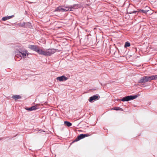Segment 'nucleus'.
<instances>
[{"label": "nucleus", "mask_w": 157, "mask_h": 157, "mask_svg": "<svg viewBox=\"0 0 157 157\" xmlns=\"http://www.w3.org/2000/svg\"><path fill=\"white\" fill-rule=\"evenodd\" d=\"M99 96L98 95H94L89 98V101L90 102H92L95 100H97L99 98Z\"/></svg>", "instance_id": "obj_5"}, {"label": "nucleus", "mask_w": 157, "mask_h": 157, "mask_svg": "<svg viewBox=\"0 0 157 157\" xmlns=\"http://www.w3.org/2000/svg\"><path fill=\"white\" fill-rule=\"evenodd\" d=\"M1 140V139H0V140Z\"/></svg>", "instance_id": "obj_23"}, {"label": "nucleus", "mask_w": 157, "mask_h": 157, "mask_svg": "<svg viewBox=\"0 0 157 157\" xmlns=\"http://www.w3.org/2000/svg\"><path fill=\"white\" fill-rule=\"evenodd\" d=\"M65 12L68 11L69 10H70L71 9L70 7H65Z\"/></svg>", "instance_id": "obj_19"}, {"label": "nucleus", "mask_w": 157, "mask_h": 157, "mask_svg": "<svg viewBox=\"0 0 157 157\" xmlns=\"http://www.w3.org/2000/svg\"><path fill=\"white\" fill-rule=\"evenodd\" d=\"M152 79L153 80H155L157 79V75H152Z\"/></svg>", "instance_id": "obj_17"}, {"label": "nucleus", "mask_w": 157, "mask_h": 157, "mask_svg": "<svg viewBox=\"0 0 157 157\" xmlns=\"http://www.w3.org/2000/svg\"><path fill=\"white\" fill-rule=\"evenodd\" d=\"M12 98L16 100L17 99H21V97L19 95H14L12 97Z\"/></svg>", "instance_id": "obj_12"}, {"label": "nucleus", "mask_w": 157, "mask_h": 157, "mask_svg": "<svg viewBox=\"0 0 157 157\" xmlns=\"http://www.w3.org/2000/svg\"><path fill=\"white\" fill-rule=\"evenodd\" d=\"M56 52L55 49H48L46 51H44L41 49L40 55H44L46 56H50L54 54Z\"/></svg>", "instance_id": "obj_2"}, {"label": "nucleus", "mask_w": 157, "mask_h": 157, "mask_svg": "<svg viewBox=\"0 0 157 157\" xmlns=\"http://www.w3.org/2000/svg\"><path fill=\"white\" fill-rule=\"evenodd\" d=\"M130 46V43L128 42H127L125 43V45H124V47H129Z\"/></svg>", "instance_id": "obj_16"}, {"label": "nucleus", "mask_w": 157, "mask_h": 157, "mask_svg": "<svg viewBox=\"0 0 157 157\" xmlns=\"http://www.w3.org/2000/svg\"><path fill=\"white\" fill-rule=\"evenodd\" d=\"M148 10H140L139 11L141 12L142 13H147V12H148Z\"/></svg>", "instance_id": "obj_18"}, {"label": "nucleus", "mask_w": 157, "mask_h": 157, "mask_svg": "<svg viewBox=\"0 0 157 157\" xmlns=\"http://www.w3.org/2000/svg\"><path fill=\"white\" fill-rule=\"evenodd\" d=\"M18 53L20 54H21V56L20 55L19 57L17 55H18V54L16 55L14 57V59L15 60L17 61H19L22 58H25L27 57L29 54V53L28 52V51L25 49H22L21 48L18 49Z\"/></svg>", "instance_id": "obj_1"}, {"label": "nucleus", "mask_w": 157, "mask_h": 157, "mask_svg": "<svg viewBox=\"0 0 157 157\" xmlns=\"http://www.w3.org/2000/svg\"><path fill=\"white\" fill-rule=\"evenodd\" d=\"M113 109L116 110H121L122 109L119 107H116L114 108Z\"/></svg>", "instance_id": "obj_20"}, {"label": "nucleus", "mask_w": 157, "mask_h": 157, "mask_svg": "<svg viewBox=\"0 0 157 157\" xmlns=\"http://www.w3.org/2000/svg\"><path fill=\"white\" fill-rule=\"evenodd\" d=\"M28 48L31 50L36 52L39 54H40L41 49L39 48L36 46L34 45H29Z\"/></svg>", "instance_id": "obj_4"}, {"label": "nucleus", "mask_w": 157, "mask_h": 157, "mask_svg": "<svg viewBox=\"0 0 157 157\" xmlns=\"http://www.w3.org/2000/svg\"><path fill=\"white\" fill-rule=\"evenodd\" d=\"M14 15L10 16H8L2 18V20L3 21H5L8 19H9L12 17H14Z\"/></svg>", "instance_id": "obj_9"}, {"label": "nucleus", "mask_w": 157, "mask_h": 157, "mask_svg": "<svg viewBox=\"0 0 157 157\" xmlns=\"http://www.w3.org/2000/svg\"><path fill=\"white\" fill-rule=\"evenodd\" d=\"M64 124L65 125L68 127H70L72 125V124L70 122L67 121H64Z\"/></svg>", "instance_id": "obj_13"}, {"label": "nucleus", "mask_w": 157, "mask_h": 157, "mask_svg": "<svg viewBox=\"0 0 157 157\" xmlns=\"http://www.w3.org/2000/svg\"><path fill=\"white\" fill-rule=\"evenodd\" d=\"M138 12V11H134L132 12H129L128 13L130 14H132V13H136L137 12Z\"/></svg>", "instance_id": "obj_21"}, {"label": "nucleus", "mask_w": 157, "mask_h": 157, "mask_svg": "<svg viewBox=\"0 0 157 157\" xmlns=\"http://www.w3.org/2000/svg\"><path fill=\"white\" fill-rule=\"evenodd\" d=\"M147 78V82H150L151 81L153 80L152 75L150 76H146Z\"/></svg>", "instance_id": "obj_15"}, {"label": "nucleus", "mask_w": 157, "mask_h": 157, "mask_svg": "<svg viewBox=\"0 0 157 157\" xmlns=\"http://www.w3.org/2000/svg\"><path fill=\"white\" fill-rule=\"evenodd\" d=\"M139 83H143L147 82V78L146 76H144L141 78L138 81Z\"/></svg>", "instance_id": "obj_7"}, {"label": "nucleus", "mask_w": 157, "mask_h": 157, "mask_svg": "<svg viewBox=\"0 0 157 157\" xmlns=\"http://www.w3.org/2000/svg\"><path fill=\"white\" fill-rule=\"evenodd\" d=\"M62 8L61 6H59L57 7L55 10V11L56 12H61Z\"/></svg>", "instance_id": "obj_14"}, {"label": "nucleus", "mask_w": 157, "mask_h": 157, "mask_svg": "<svg viewBox=\"0 0 157 157\" xmlns=\"http://www.w3.org/2000/svg\"><path fill=\"white\" fill-rule=\"evenodd\" d=\"M61 10H62L61 12H65V8H62Z\"/></svg>", "instance_id": "obj_22"}, {"label": "nucleus", "mask_w": 157, "mask_h": 157, "mask_svg": "<svg viewBox=\"0 0 157 157\" xmlns=\"http://www.w3.org/2000/svg\"><path fill=\"white\" fill-rule=\"evenodd\" d=\"M37 108L35 106H33L30 108H26V110L29 111H31L33 110H35Z\"/></svg>", "instance_id": "obj_10"}, {"label": "nucleus", "mask_w": 157, "mask_h": 157, "mask_svg": "<svg viewBox=\"0 0 157 157\" xmlns=\"http://www.w3.org/2000/svg\"><path fill=\"white\" fill-rule=\"evenodd\" d=\"M56 79L57 80H59L60 81H66L67 79L68 78L64 76L63 75L61 76L57 77Z\"/></svg>", "instance_id": "obj_8"}, {"label": "nucleus", "mask_w": 157, "mask_h": 157, "mask_svg": "<svg viewBox=\"0 0 157 157\" xmlns=\"http://www.w3.org/2000/svg\"><path fill=\"white\" fill-rule=\"evenodd\" d=\"M71 9L70 11H73L74 9H77L78 8V5L76 4L74 5L73 6H70Z\"/></svg>", "instance_id": "obj_11"}, {"label": "nucleus", "mask_w": 157, "mask_h": 157, "mask_svg": "<svg viewBox=\"0 0 157 157\" xmlns=\"http://www.w3.org/2000/svg\"><path fill=\"white\" fill-rule=\"evenodd\" d=\"M88 136L87 134H81L79 135L77 138L75 140V141H77L82 139L84 138L85 137Z\"/></svg>", "instance_id": "obj_6"}, {"label": "nucleus", "mask_w": 157, "mask_h": 157, "mask_svg": "<svg viewBox=\"0 0 157 157\" xmlns=\"http://www.w3.org/2000/svg\"><path fill=\"white\" fill-rule=\"evenodd\" d=\"M137 95H130L125 97L122 99H119L120 101H127L131 100L136 98L138 97Z\"/></svg>", "instance_id": "obj_3"}]
</instances>
